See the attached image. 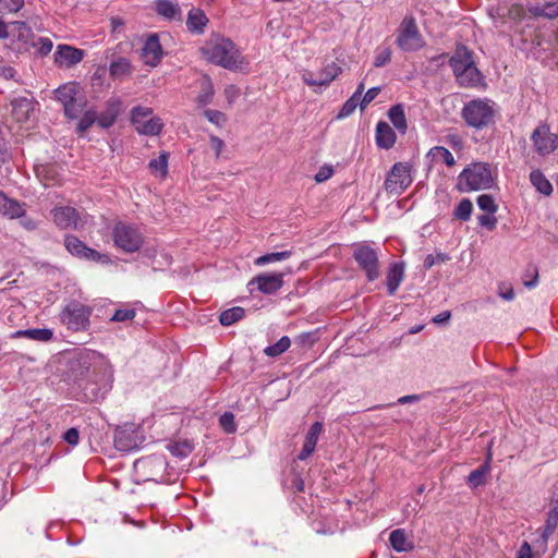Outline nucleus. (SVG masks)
I'll return each instance as SVG.
<instances>
[{
  "label": "nucleus",
  "instance_id": "obj_61",
  "mask_svg": "<svg viewBox=\"0 0 558 558\" xmlns=\"http://www.w3.org/2000/svg\"><path fill=\"white\" fill-rule=\"evenodd\" d=\"M209 140L210 146L215 150L216 157L218 158L225 147V143L221 138L215 135H211Z\"/></svg>",
  "mask_w": 558,
  "mask_h": 558
},
{
  "label": "nucleus",
  "instance_id": "obj_35",
  "mask_svg": "<svg viewBox=\"0 0 558 558\" xmlns=\"http://www.w3.org/2000/svg\"><path fill=\"white\" fill-rule=\"evenodd\" d=\"M133 68L126 58H118L110 63L109 72L113 78L129 76L132 74Z\"/></svg>",
  "mask_w": 558,
  "mask_h": 558
},
{
  "label": "nucleus",
  "instance_id": "obj_54",
  "mask_svg": "<svg viewBox=\"0 0 558 558\" xmlns=\"http://www.w3.org/2000/svg\"><path fill=\"white\" fill-rule=\"evenodd\" d=\"M478 223L482 227H486L488 230H493L496 228L497 219L494 214H485L477 217Z\"/></svg>",
  "mask_w": 558,
  "mask_h": 558
},
{
  "label": "nucleus",
  "instance_id": "obj_57",
  "mask_svg": "<svg viewBox=\"0 0 558 558\" xmlns=\"http://www.w3.org/2000/svg\"><path fill=\"white\" fill-rule=\"evenodd\" d=\"M524 9L521 4H512L508 10V15L510 19L520 21L524 16Z\"/></svg>",
  "mask_w": 558,
  "mask_h": 558
},
{
  "label": "nucleus",
  "instance_id": "obj_59",
  "mask_svg": "<svg viewBox=\"0 0 558 558\" xmlns=\"http://www.w3.org/2000/svg\"><path fill=\"white\" fill-rule=\"evenodd\" d=\"M16 71L9 64H0V76L4 80H14Z\"/></svg>",
  "mask_w": 558,
  "mask_h": 558
},
{
  "label": "nucleus",
  "instance_id": "obj_2",
  "mask_svg": "<svg viewBox=\"0 0 558 558\" xmlns=\"http://www.w3.org/2000/svg\"><path fill=\"white\" fill-rule=\"evenodd\" d=\"M449 63L462 87H475L481 83L482 74L473 61L472 51L466 47L458 46Z\"/></svg>",
  "mask_w": 558,
  "mask_h": 558
},
{
  "label": "nucleus",
  "instance_id": "obj_12",
  "mask_svg": "<svg viewBox=\"0 0 558 558\" xmlns=\"http://www.w3.org/2000/svg\"><path fill=\"white\" fill-rule=\"evenodd\" d=\"M54 223L61 229H82L86 223L88 216L82 215L73 207H57L52 210Z\"/></svg>",
  "mask_w": 558,
  "mask_h": 558
},
{
  "label": "nucleus",
  "instance_id": "obj_13",
  "mask_svg": "<svg viewBox=\"0 0 558 558\" xmlns=\"http://www.w3.org/2000/svg\"><path fill=\"white\" fill-rule=\"evenodd\" d=\"M341 68L335 62L328 63L317 74L310 70H303L301 73L303 82L315 88L327 87L341 73Z\"/></svg>",
  "mask_w": 558,
  "mask_h": 558
},
{
  "label": "nucleus",
  "instance_id": "obj_46",
  "mask_svg": "<svg viewBox=\"0 0 558 558\" xmlns=\"http://www.w3.org/2000/svg\"><path fill=\"white\" fill-rule=\"evenodd\" d=\"M28 339L39 341V342H48L53 337V331L49 328H34L28 329Z\"/></svg>",
  "mask_w": 558,
  "mask_h": 558
},
{
  "label": "nucleus",
  "instance_id": "obj_5",
  "mask_svg": "<svg viewBox=\"0 0 558 558\" xmlns=\"http://www.w3.org/2000/svg\"><path fill=\"white\" fill-rule=\"evenodd\" d=\"M93 307L78 301L68 303L60 314V320L72 331H86L90 326Z\"/></svg>",
  "mask_w": 558,
  "mask_h": 558
},
{
  "label": "nucleus",
  "instance_id": "obj_9",
  "mask_svg": "<svg viewBox=\"0 0 558 558\" xmlns=\"http://www.w3.org/2000/svg\"><path fill=\"white\" fill-rule=\"evenodd\" d=\"M396 43L403 51H416L424 46V39L412 16L404 17L401 22Z\"/></svg>",
  "mask_w": 558,
  "mask_h": 558
},
{
  "label": "nucleus",
  "instance_id": "obj_56",
  "mask_svg": "<svg viewBox=\"0 0 558 558\" xmlns=\"http://www.w3.org/2000/svg\"><path fill=\"white\" fill-rule=\"evenodd\" d=\"M63 439L69 444V445H72V446H75L78 444V440H80V434H78V430L74 427L68 429L64 435H63Z\"/></svg>",
  "mask_w": 558,
  "mask_h": 558
},
{
  "label": "nucleus",
  "instance_id": "obj_44",
  "mask_svg": "<svg viewBox=\"0 0 558 558\" xmlns=\"http://www.w3.org/2000/svg\"><path fill=\"white\" fill-rule=\"evenodd\" d=\"M472 210H473L472 202L468 198H463L456 207L453 216H454V218H457L459 220L468 221L471 217Z\"/></svg>",
  "mask_w": 558,
  "mask_h": 558
},
{
  "label": "nucleus",
  "instance_id": "obj_34",
  "mask_svg": "<svg viewBox=\"0 0 558 558\" xmlns=\"http://www.w3.org/2000/svg\"><path fill=\"white\" fill-rule=\"evenodd\" d=\"M427 157L432 159L433 162L436 163H445L448 167H451L456 163V159L453 155L449 151V149L442 146H435L429 149Z\"/></svg>",
  "mask_w": 558,
  "mask_h": 558
},
{
  "label": "nucleus",
  "instance_id": "obj_40",
  "mask_svg": "<svg viewBox=\"0 0 558 558\" xmlns=\"http://www.w3.org/2000/svg\"><path fill=\"white\" fill-rule=\"evenodd\" d=\"M291 345V340L288 336L281 337L276 343L268 345L264 349L267 356L276 357L286 352Z\"/></svg>",
  "mask_w": 558,
  "mask_h": 558
},
{
  "label": "nucleus",
  "instance_id": "obj_19",
  "mask_svg": "<svg viewBox=\"0 0 558 558\" xmlns=\"http://www.w3.org/2000/svg\"><path fill=\"white\" fill-rule=\"evenodd\" d=\"M78 361L83 365H88L87 369L92 366L94 373L97 371L102 372L104 376H107L108 379L112 378V369L109 362L106 360V357L95 351H85L80 354Z\"/></svg>",
  "mask_w": 558,
  "mask_h": 558
},
{
  "label": "nucleus",
  "instance_id": "obj_24",
  "mask_svg": "<svg viewBox=\"0 0 558 558\" xmlns=\"http://www.w3.org/2000/svg\"><path fill=\"white\" fill-rule=\"evenodd\" d=\"M404 263L402 262H393L389 265L388 274H387V291L390 295H393L401 282L404 279Z\"/></svg>",
  "mask_w": 558,
  "mask_h": 558
},
{
  "label": "nucleus",
  "instance_id": "obj_38",
  "mask_svg": "<svg viewBox=\"0 0 558 558\" xmlns=\"http://www.w3.org/2000/svg\"><path fill=\"white\" fill-rule=\"evenodd\" d=\"M389 119L396 129L401 133H405L408 125L401 105H396L389 110Z\"/></svg>",
  "mask_w": 558,
  "mask_h": 558
},
{
  "label": "nucleus",
  "instance_id": "obj_28",
  "mask_svg": "<svg viewBox=\"0 0 558 558\" xmlns=\"http://www.w3.org/2000/svg\"><path fill=\"white\" fill-rule=\"evenodd\" d=\"M376 143L380 148L389 149L396 143V134L386 122H378L376 128Z\"/></svg>",
  "mask_w": 558,
  "mask_h": 558
},
{
  "label": "nucleus",
  "instance_id": "obj_16",
  "mask_svg": "<svg viewBox=\"0 0 558 558\" xmlns=\"http://www.w3.org/2000/svg\"><path fill=\"white\" fill-rule=\"evenodd\" d=\"M531 140L535 150L542 156L549 155L557 147V138L550 133L547 124L538 125L533 131Z\"/></svg>",
  "mask_w": 558,
  "mask_h": 558
},
{
  "label": "nucleus",
  "instance_id": "obj_52",
  "mask_svg": "<svg viewBox=\"0 0 558 558\" xmlns=\"http://www.w3.org/2000/svg\"><path fill=\"white\" fill-rule=\"evenodd\" d=\"M134 308H118L114 314L111 316V322H128L132 320L135 317Z\"/></svg>",
  "mask_w": 558,
  "mask_h": 558
},
{
  "label": "nucleus",
  "instance_id": "obj_50",
  "mask_svg": "<svg viewBox=\"0 0 558 558\" xmlns=\"http://www.w3.org/2000/svg\"><path fill=\"white\" fill-rule=\"evenodd\" d=\"M219 424L221 428L228 434H232L236 430L234 415L231 412H225L219 418Z\"/></svg>",
  "mask_w": 558,
  "mask_h": 558
},
{
  "label": "nucleus",
  "instance_id": "obj_39",
  "mask_svg": "<svg viewBox=\"0 0 558 558\" xmlns=\"http://www.w3.org/2000/svg\"><path fill=\"white\" fill-rule=\"evenodd\" d=\"M244 308L240 306L231 307L229 310L223 311L220 314L219 320L223 326H231L232 324L239 322L244 316Z\"/></svg>",
  "mask_w": 558,
  "mask_h": 558
},
{
  "label": "nucleus",
  "instance_id": "obj_7",
  "mask_svg": "<svg viewBox=\"0 0 558 558\" xmlns=\"http://www.w3.org/2000/svg\"><path fill=\"white\" fill-rule=\"evenodd\" d=\"M167 460L163 456L154 454L141 458L135 461L134 468L144 481H153L156 483H163L167 481Z\"/></svg>",
  "mask_w": 558,
  "mask_h": 558
},
{
  "label": "nucleus",
  "instance_id": "obj_43",
  "mask_svg": "<svg viewBox=\"0 0 558 558\" xmlns=\"http://www.w3.org/2000/svg\"><path fill=\"white\" fill-rule=\"evenodd\" d=\"M290 256H291V252L290 251L268 253V254H265L263 256H259L255 260V264L257 266H264L266 264H270V263H276V262H281V260L288 259Z\"/></svg>",
  "mask_w": 558,
  "mask_h": 558
},
{
  "label": "nucleus",
  "instance_id": "obj_37",
  "mask_svg": "<svg viewBox=\"0 0 558 558\" xmlns=\"http://www.w3.org/2000/svg\"><path fill=\"white\" fill-rule=\"evenodd\" d=\"M86 98L81 93L69 102L64 109V113L69 119H76L84 111L86 107Z\"/></svg>",
  "mask_w": 558,
  "mask_h": 558
},
{
  "label": "nucleus",
  "instance_id": "obj_48",
  "mask_svg": "<svg viewBox=\"0 0 558 558\" xmlns=\"http://www.w3.org/2000/svg\"><path fill=\"white\" fill-rule=\"evenodd\" d=\"M391 49L389 47H378L375 50L374 57V65L376 68H381L390 62L391 60Z\"/></svg>",
  "mask_w": 558,
  "mask_h": 558
},
{
  "label": "nucleus",
  "instance_id": "obj_8",
  "mask_svg": "<svg viewBox=\"0 0 558 558\" xmlns=\"http://www.w3.org/2000/svg\"><path fill=\"white\" fill-rule=\"evenodd\" d=\"M353 258L365 272L368 281H375L379 278V257L375 248L366 243H359L354 245Z\"/></svg>",
  "mask_w": 558,
  "mask_h": 558
},
{
  "label": "nucleus",
  "instance_id": "obj_45",
  "mask_svg": "<svg viewBox=\"0 0 558 558\" xmlns=\"http://www.w3.org/2000/svg\"><path fill=\"white\" fill-rule=\"evenodd\" d=\"M558 525V509L555 508L548 512L547 520L542 533V537L544 541H547V538L554 533Z\"/></svg>",
  "mask_w": 558,
  "mask_h": 558
},
{
  "label": "nucleus",
  "instance_id": "obj_26",
  "mask_svg": "<svg viewBox=\"0 0 558 558\" xmlns=\"http://www.w3.org/2000/svg\"><path fill=\"white\" fill-rule=\"evenodd\" d=\"M121 102L119 99H110L106 104V110L97 119V123L102 129H108L114 124L120 112Z\"/></svg>",
  "mask_w": 558,
  "mask_h": 558
},
{
  "label": "nucleus",
  "instance_id": "obj_30",
  "mask_svg": "<svg viewBox=\"0 0 558 558\" xmlns=\"http://www.w3.org/2000/svg\"><path fill=\"white\" fill-rule=\"evenodd\" d=\"M389 542L392 548L398 551H409L413 549V543L409 541L405 530L397 529L390 533Z\"/></svg>",
  "mask_w": 558,
  "mask_h": 558
},
{
  "label": "nucleus",
  "instance_id": "obj_27",
  "mask_svg": "<svg viewBox=\"0 0 558 558\" xmlns=\"http://www.w3.org/2000/svg\"><path fill=\"white\" fill-rule=\"evenodd\" d=\"M527 11L534 17H543L547 20H554L558 17V0L549 1L543 4H531L527 7Z\"/></svg>",
  "mask_w": 558,
  "mask_h": 558
},
{
  "label": "nucleus",
  "instance_id": "obj_62",
  "mask_svg": "<svg viewBox=\"0 0 558 558\" xmlns=\"http://www.w3.org/2000/svg\"><path fill=\"white\" fill-rule=\"evenodd\" d=\"M17 219H21L20 225L28 231L35 230L37 228V222L33 218L27 217L26 213L24 214V217H19Z\"/></svg>",
  "mask_w": 558,
  "mask_h": 558
},
{
  "label": "nucleus",
  "instance_id": "obj_23",
  "mask_svg": "<svg viewBox=\"0 0 558 558\" xmlns=\"http://www.w3.org/2000/svg\"><path fill=\"white\" fill-rule=\"evenodd\" d=\"M12 113L19 122L29 120L35 110V102L32 98L19 97L12 100Z\"/></svg>",
  "mask_w": 558,
  "mask_h": 558
},
{
  "label": "nucleus",
  "instance_id": "obj_4",
  "mask_svg": "<svg viewBox=\"0 0 558 558\" xmlns=\"http://www.w3.org/2000/svg\"><path fill=\"white\" fill-rule=\"evenodd\" d=\"M494 177L486 162H474L465 168L458 178V186L463 192L490 189Z\"/></svg>",
  "mask_w": 558,
  "mask_h": 558
},
{
  "label": "nucleus",
  "instance_id": "obj_42",
  "mask_svg": "<svg viewBox=\"0 0 558 558\" xmlns=\"http://www.w3.org/2000/svg\"><path fill=\"white\" fill-rule=\"evenodd\" d=\"M149 169L155 174H160V177H166L168 172V154L162 153L158 158H154L148 163Z\"/></svg>",
  "mask_w": 558,
  "mask_h": 558
},
{
  "label": "nucleus",
  "instance_id": "obj_22",
  "mask_svg": "<svg viewBox=\"0 0 558 558\" xmlns=\"http://www.w3.org/2000/svg\"><path fill=\"white\" fill-rule=\"evenodd\" d=\"M324 430V425L320 422H315L311 425L302 450L300 451L298 459L301 461L306 460L315 451L319 435Z\"/></svg>",
  "mask_w": 558,
  "mask_h": 558
},
{
  "label": "nucleus",
  "instance_id": "obj_36",
  "mask_svg": "<svg viewBox=\"0 0 558 558\" xmlns=\"http://www.w3.org/2000/svg\"><path fill=\"white\" fill-rule=\"evenodd\" d=\"M201 93L196 98V101L201 106H206L211 102L215 90L211 80L204 75L199 81Z\"/></svg>",
  "mask_w": 558,
  "mask_h": 558
},
{
  "label": "nucleus",
  "instance_id": "obj_53",
  "mask_svg": "<svg viewBox=\"0 0 558 558\" xmlns=\"http://www.w3.org/2000/svg\"><path fill=\"white\" fill-rule=\"evenodd\" d=\"M357 100L355 97H351L349 98L342 106V108L340 109L339 113H338V119H343V118H347L349 117L350 114H352L354 112V110L356 109V106H357Z\"/></svg>",
  "mask_w": 558,
  "mask_h": 558
},
{
  "label": "nucleus",
  "instance_id": "obj_6",
  "mask_svg": "<svg viewBox=\"0 0 558 558\" xmlns=\"http://www.w3.org/2000/svg\"><path fill=\"white\" fill-rule=\"evenodd\" d=\"M112 236L114 245L128 253L138 251L144 242L141 230L135 225L123 221L114 225Z\"/></svg>",
  "mask_w": 558,
  "mask_h": 558
},
{
  "label": "nucleus",
  "instance_id": "obj_10",
  "mask_svg": "<svg viewBox=\"0 0 558 558\" xmlns=\"http://www.w3.org/2000/svg\"><path fill=\"white\" fill-rule=\"evenodd\" d=\"M412 182V166L408 162H397L385 181V189L391 194L401 195Z\"/></svg>",
  "mask_w": 558,
  "mask_h": 558
},
{
  "label": "nucleus",
  "instance_id": "obj_49",
  "mask_svg": "<svg viewBox=\"0 0 558 558\" xmlns=\"http://www.w3.org/2000/svg\"><path fill=\"white\" fill-rule=\"evenodd\" d=\"M24 7V0H0V14L16 13Z\"/></svg>",
  "mask_w": 558,
  "mask_h": 558
},
{
  "label": "nucleus",
  "instance_id": "obj_17",
  "mask_svg": "<svg viewBox=\"0 0 558 558\" xmlns=\"http://www.w3.org/2000/svg\"><path fill=\"white\" fill-rule=\"evenodd\" d=\"M53 58L54 63L59 68L69 69L83 60L84 51L69 45H59L54 51Z\"/></svg>",
  "mask_w": 558,
  "mask_h": 558
},
{
  "label": "nucleus",
  "instance_id": "obj_41",
  "mask_svg": "<svg viewBox=\"0 0 558 558\" xmlns=\"http://www.w3.org/2000/svg\"><path fill=\"white\" fill-rule=\"evenodd\" d=\"M97 112L94 109L84 111L76 128L78 135L82 136L95 122H97Z\"/></svg>",
  "mask_w": 558,
  "mask_h": 558
},
{
  "label": "nucleus",
  "instance_id": "obj_51",
  "mask_svg": "<svg viewBox=\"0 0 558 558\" xmlns=\"http://www.w3.org/2000/svg\"><path fill=\"white\" fill-rule=\"evenodd\" d=\"M204 116L208 119V121L217 126H222L227 122L226 114L218 110L207 109L204 111Z\"/></svg>",
  "mask_w": 558,
  "mask_h": 558
},
{
  "label": "nucleus",
  "instance_id": "obj_55",
  "mask_svg": "<svg viewBox=\"0 0 558 558\" xmlns=\"http://www.w3.org/2000/svg\"><path fill=\"white\" fill-rule=\"evenodd\" d=\"M380 88L379 87H372L369 88L363 96L360 106L361 109H365L368 104H371L379 94Z\"/></svg>",
  "mask_w": 558,
  "mask_h": 558
},
{
  "label": "nucleus",
  "instance_id": "obj_3",
  "mask_svg": "<svg viewBox=\"0 0 558 558\" xmlns=\"http://www.w3.org/2000/svg\"><path fill=\"white\" fill-rule=\"evenodd\" d=\"M461 114L470 128L482 130L495 123L497 108L494 101L478 98L466 102Z\"/></svg>",
  "mask_w": 558,
  "mask_h": 558
},
{
  "label": "nucleus",
  "instance_id": "obj_25",
  "mask_svg": "<svg viewBox=\"0 0 558 558\" xmlns=\"http://www.w3.org/2000/svg\"><path fill=\"white\" fill-rule=\"evenodd\" d=\"M156 13L168 21H180L182 11L180 5L172 0H156Z\"/></svg>",
  "mask_w": 558,
  "mask_h": 558
},
{
  "label": "nucleus",
  "instance_id": "obj_33",
  "mask_svg": "<svg viewBox=\"0 0 558 558\" xmlns=\"http://www.w3.org/2000/svg\"><path fill=\"white\" fill-rule=\"evenodd\" d=\"M530 181L539 193L546 196L551 194L553 185L541 170H532L530 173Z\"/></svg>",
  "mask_w": 558,
  "mask_h": 558
},
{
  "label": "nucleus",
  "instance_id": "obj_1",
  "mask_svg": "<svg viewBox=\"0 0 558 558\" xmlns=\"http://www.w3.org/2000/svg\"><path fill=\"white\" fill-rule=\"evenodd\" d=\"M201 52L207 61L228 70L241 69L246 63L234 43L219 35L207 39L201 47Z\"/></svg>",
  "mask_w": 558,
  "mask_h": 558
},
{
  "label": "nucleus",
  "instance_id": "obj_47",
  "mask_svg": "<svg viewBox=\"0 0 558 558\" xmlns=\"http://www.w3.org/2000/svg\"><path fill=\"white\" fill-rule=\"evenodd\" d=\"M476 203L483 211L488 214H495L498 209V206L495 203V199L492 195L482 194L477 197Z\"/></svg>",
  "mask_w": 558,
  "mask_h": 558
},
{
  "label": "nucleus",
  "instance_id": "obj_60",
  "mask_svg": "<svg viewBox=\"0 0 558 558\" xmlns=\"http://www.w3.org/2000/svg\"><path fill=\"white\" fill-rule=\"evenodd\" d=\"M333 170L330 167H323L315 174V181L322 183L332 175Z\"/></svg>",
  "mask_w": 558,
  "mask_h": 558
},
{
  "label": "nucleus",
  "instance_id": "obj_15",
  "mask_svg": "<svg viewBox=\"0 0 558 558\" xmlns=\"http://www.w3.org/2000/svg\"><path fill=\"white\" fill-rule=\"evenodd\" d=\"M114 447L119 451L129 452L136 449L142 442L134 425L120 426L114 430Z\"/></svg>",
  "mask_w": 558,
  "mask_h": 558
},
{
  "label": "nucleus",
  "instance_id": "obj_11",
  "mask_svg": "<svg viewBox=\"0 0 558 558\" xmlns=\"http://www.w3.org/2000/svg\"><path fill=\"white\" fill-rule=\"evenodd\" d=\"M131 121L136 131L144 135H157L163 126L161 120L157 117H153V110L146 107L133 108Z\"/></svg>",
  "mask_w": 558,
  "mask_h": 558
},
{
  "label": "nucleus",
  "instance_id": "obj_29",
  "mask_svg": "<svg viewBox=\"0 0 558 558\" xmlns=\"http://www.w3.org/2000/svg\"><path fill=\"white\" fill-rule=\"evenodd\" d=\"M208 23V19L203 10L192 9L187 14L186 26L192 33L202 34L205 26Z\"/></svg>",
  "mask_w": 558,
  "mask_h": 558
},
{
  "label": "nucleus",
  "instance_id": "obj_58",
  "mask_svg": "<svg viewBox=\"0 0 558 558\" xmlns=\"http://www.w3.org/2000/svg\"><path fill=\"white\" fill-rule=\"evenodd\" d=\"M37 45L41 54H48L52 49V41L47 37H40Z\"/></svg>",
  "mask_w": 558,
  "mask_h": 558
},
{
  "label": "nucleus",
  "instance_id": "obj_14",
  "mask_svg": "<svg viewBox=\"0 0 558 558\" xmlns=\"http://www.w3.org/2000/svg\"><path fill=\"white\" fill-rule=\"evenodd\" d=\"M64 246L66 251L81 259L93 260V262H107L108 256L97 252L96 250L88 247L83 241L75 235L64 236Z\"/></svg>",
  "mask_w": 558,
  "mask_h": 558
},
{
  "label": "nucleus",
  "instance_id": "obj_31",
  "mask_svg": "<svg viewBox=\"0 0 558 558\" xmlns=\"http://www.w3.org/2000/svg\"><path fill=\"white\" fill-rule=\"evenodd\" d=\"M490 456L487 458L486 462L478 466L477 469L473 470L468 478L466 484L471 488H476L478 486H482L485 484L486 476L489 473L490 466H489Z\"/></svg>",
  "mask_w": 558,
  "mask_h": 558
},
{
  "label": "nucleus",
  "instance_id": "obj_32",
  "mask_svg": "<svg viewBox=\"0 0 558 558\" xmlns=\"http://www.w3.org/2000/svg\"><path fill=\"white\" fill-rule=\"evenodd\" d=\"M80 87L76 83H66L59 88L56 89L54 95L58 101L65 107L69 102H71L74 97L80 94Z\"/></svg>",
  "mask_w": 558,
  "mask_h": 558
},
{
  "label": "nucleus",
  "instance_id": "obj_18",
  "mask_svg": "<svg viewBox=\"0 0 558 558\" xmlns=\"http://www.w3.org/2000/svg\"><path fill=\"white\" fill-rule=\"evenodd\" d=\"M162 48L157 34H150L142 48V60L146 65L157 66L162 58Z\"/></svg>",
  "mask_w": 558,
  "mask_h": 558
},
{
  "label": "nucleus",
  "instance_id": "obj_21",
  "mask_svg": "<svg viewBox=\"0 0 558 558\" xmlns=\"http://www.w3.org/2000/svg\"><path fill=\"white\" fill-rule=\"evenodd\" d=\"M257 284V289L265 294H272L283 286L282 274H265L255 277L250 284Z\"/></svg>",
  "mask_w": 558,
  "mask_h": 558
},
{
  "label": "nucleus",
  "instance_id": "obj_63",
  "mask_svg": "<svg viewBox=\"0 0 558 558\" xmlns=\"http://www.w3.org/2000/svg\"><path fill=\"white\" fill-rule=\"evenodd\" d=\"M225 95L228 99V102L232 104L239 96V89L233 85L227 86L225 88Z\"/></svg>",
  "mask_w": 558,
  "mask_h": 558
},
{
  "label": "nucleus",
  "instance_id": "obj_64",
  "mask_svg": "<svg viewBox=\"0 0 558 558\" xmlns=\"http://www.w3.org/2000/svg\"><path fill=\"white\" fill-rule=\"evenodd\" d=\"M517 558H532V548L527 542L521 545Z\"/></svg>",
  "mask_w": 558,
  "mask_h": 558
},
{
  "label": "nucleus",
  "instance_id": "obj_20",
  "mask_svg": "<svg viewBox=\"0 0 558 558\" xmlns=\"http://www.w3.org/2000/svg\"><path fill=\"white\" fill-rule=\"evenodd\" d=\"M26 213V204L15 198L9 197L4 192L0 191V216L7 219H17L24 217Z\"/></svg>",
  "mask_w": 558,
  "mask_h": 558
}]
</instances>
